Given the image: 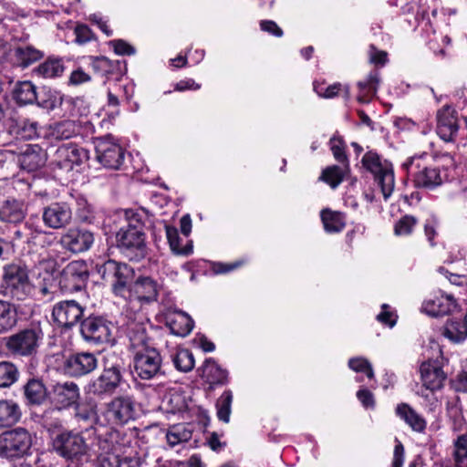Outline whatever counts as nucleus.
Returning a JSON list of instances; mask_svg holds the SVG:
<instances>
[{"mask_svg":"<svg viewBox=\"0 0 467 467\" xmlns=\"http://www.w3.org/2000/svg\"><path fill=\"white\" fill-rule=\"evenodd\" d=\"M53 449L58 455L67 460L78 461L87 453L88 445L79 433L66 431L54 438Z\"/></svg>","mask_w":467,"mask_h":467,"instance_id":"9b49d317","label":"nucleus"},{"mask_svg":"<svg viewBox=\"0 0 467 467\" xmlns=\"http://www.w3.org/2000/svg\"><path fill=\"white\" fill-rule=\"evenodd\" d=\"M233 399V392L230 389H226L216 400V416L219 420L224 423H228L230 421Z\"/></svg>","mask_w":467,"mask_h":467,"instance_id":"ea45409f","label":"nucleus"},{"mask_svg":"<svg viewBox=\"0 0 467 467\" xmlns=\"http://www.w3.org/2000/svg\"><path fill=\"white\" fill-rule=\"evenodd\" d=\"M369 61L383 66L388 61V54L386 51L378 50L374 46H370Z\"/></svg>","mask_w":467,"mask_h":467,"instance_id":"0e129e2a","label":"nucleus"},{"mask_svg":"<svg viewBox=\"0 0 467 467\" xmlns=\"http://www.w3.org/2000/svg\"><path fill=\"white\" fill-rule=\"evenodd\" d=\"M362 167L373 175L374 182L388 200L395 188L394 170L391 162L383 159L377 151L368 150L361 159Z\"/></svg>","mask_w":467,"mask_h":467,"instance_id":"0eeeda50","label":"nucleus"},{"mask_svg":"<svg viewBox=\"0 0 467 467\" xmlns=\"http://www.w3.org/2000/svg\"><path fill=\"white\" fill-rule=\"evenodd\" d=\"M260 28L261 30L267 32L277 37L283 36V30L273 20H262L260 22Z\"/></svg>","mask_w":467,"mask_h":467,"instance_id":"69168bd1","label":"nucleus"},{"mask_svg":"<svg viewBox=\"0 0 467 467\" xmlns=\"http://www.w3.org/2000/svg\"><path fill=\"white\" fill-rule=\"evenodd\" d=\"M12 186L19 192V197L9 196L0 202V222L17 225L23 223L27 215L26 199L30 195L31 184L23 179H14Z\"/></svg>","mask_w":467,"mask_h":467,"instance_id":"39448f33","label":"nucleus"},{"mask_svg":"<svg viewBox=\"0 0 467 467\" xmlns=\"http://www.w3.org/2000/svg\"><path fill=\"white\" fill-rule=\"evenodd\" d=\"M43 337L39 327L31 326L4 337V346L13 357L30 358L37 354Z\"/></svg>","mask_w":467,"mask_h":467,"instance_id":"423d86ee","label":"nucleus"},{"mask_svg":"<svg viewBox=\"0 0 467 467\" xmlns=\"http://www.w3.org/2000/svg\"><path fill=\"white\" fill-rule=\"evenodd\" d=\"M36 102L44 109L54 110L62 105L63 97L59 92L47 89L43 91L39 97L37 96V100H36Z\"/></svg>","mask_w":467,"mask_h":467,"instance_id":"a18cd8bd","label":"nucleus"},{"mask_svg":"<svg viewBox=\"0 0 467 467\" xmlns=\"http://www.w3.org/2000/svg\"><path fill=\"white\" fill-rule=\"evenodd\" d=\"M103 369L99 377L89 381L88 392L98 397L113 395L126 383L123 359L116 353H108L103 358Z\"/></svg>","mask_w":467,"mask_h":467,"instance_id":"7ed1b4c3","label":"nucleus"},{"mask_svg":"<svg viewBox=\"0 0 467 467\" xmlns=\"http://www.w3.org/2000/svg\"><path fill=\"white\" fill-rule=\"evenodd\" d=\"M436 132L445 142L455 141L460 125L458 112L451 105H444L436 113Z\"/></svg>","mask_w":467,"mask_h":467,"instance_id":"4468645a","label":"nucleus"},{"mask_svg":"<svg viewBox=\"0 0 467 467\" xmlns=\"http://www.w3.org/2000/svg\"><path fill=\"white\" fill-rule=\"evenodd\" d=\"M14 56L17 65L26 68L40 60L44 57V53L33 46H22L15 49Z\"/></svg>","mask_w":467,"mask_h":467,"instance_id":"e433bc0d","label":"nucleus"},{"mask_svg":"<svg viewBox=\"0 0 467 467\" xmlns=\"http://www.w3.org/2000/svg\"><path fill=\"white\" fill-rule=\"evenodd\" d=\"M79 132V125L70 119L62 120L50 126V135L55 140H69Z\"/></svg>","mask_w":467,"mask_h":467,"instance_id":"c9c22d12","label":"nucleus"},{"mask_svg":"<svg viewBox=\"0 0 467 467\" xmlns=\"http://www.w3.org/2000/svg\"><path fill=\"white\" fill-rule=\"evenodd\" d=\"M22 416L19 405L13 400H0V428H9Z\"/></svg>","mask_w":467,"mask_h":467,"instance_id":"7c9ffc66","label":"nucleus"},{"mask_svg":"<svg viewBox=\"0 0 467 467\" xmlns=\"http://www.w3.org/2000/svg\"><path fill=\"white\" fill-rule=\"evenodd\" d=\"M420 372L423 386L431 391L440 389L446 379V374L437 361L423 362Z\"/></svg>","mask_w":467,"mask_h":467,"instance_id":"b1692460","label":"nucleus"},{"mask_svg":"<svg viewBox=\"0 0 467 467\" xmlns=\"http://www.w3.org/2000/svg\"><path fill=\"white\" fill-rule=\"evenodd\" d=\"M329 146L335 160L347 166L348 164V159L346 154V143L343 139L337 135H334L329 140Z\"/></svg>","mask_w":467,"mask_h":467,"instance_id":"603ef678","label":"nucleus"},{"mask_svg":"<svg viewBox=\"0 0 467 467\" xmlns=\"http://www.w3.org/2000/svg\"><path fill=\"white\" fill-rule=\"evenodd\" d=\"M110 45L117 55L130 56L135 54V48L122 39L112 40Z\"/></svg>","mask_w":467,"mask_h":467,"instance_id":"052dcab7","label":"nucleus"},{"mask_svg":"<svg viewBox=\"0 0 467 467\" xmlns=\"http://www.w3.org/2000/svg\"><path fill=\"white\" fill-rule=\"evenodd\" d=\"M64 68L63 61L60 58L48 57L33 68L32 75L39 78H54L60 77Z\"/></svg>","mask_w":467,"mask_h":467,"instance_id":"2f4dec72","label":"nucleus"},{"mask_svg":"<svg viewBox=\"0 0 467 467\" xmlns=\"http://www.w3.org/2000/svg\"><path fill=\"white\" fill-rule=\"evenodd\" d=\"M455 307V300L450 295L438 293L425 299L421 311L431 317H439L449 314Z\"/></svg>","mask_w":467,"mask_h":467,"instance_id":"393cba45","label":"nucleus"},{"mask_svg":"<svg viewBox=\"0 0 467 467\" xmlns=\"http://www.w3.org/2000/svg\"><path fill=\"white\" fill-rule=\"evenodd\" d=\"M88 158V151L76 144L67 143L59 146L54 154L53 164L67 171L81 165Z\"/></svg>","mask_w":467,"mask_h":467,"instance_id":"f3484780","label":"nucleus"},{"mask_svg":"<svg viewBox=\"0 0 467 467\" xmlns=\"http://www.w3.org/2000/svg\"><path fill=\"white\" fill-rule=\"evenodd\" d=\"M172 362L176 369L182 372H189L194 368V358L188 349H179L172 356Z\"/></svg>","mask_w":467,"mask_h":467,"instance_id":"49530a36","label":"nucleus"},{"mask_svg":"<svg viewBox=\"0 0 467 467\" xmlns=\"http://www.w3.org/2000/svg\"><path fill=\"white\" fill-rule=\"evenodd\" d=\"M106 417L109 422L124 425L135 418V406L130 397H117L108 405Z\"/></svg>","mask_w":467,"mask_h":467,"instance_id":"6ab92c4d","label":"nucleus"},{"mask_svg":"<svg viewBox=\"0 0 467 467\" xmlns=\"http://www.w3.org/2000/svg\"><path fill=\"white\" fill-rule=\"evenodd\" d=\"M348 367L356 372H363L368 379H373L374 372L371 364L364 358H353L348 360Z\"/></svg>","mask_w":467,"mask_h":467,"instance_id":"6e6d98bb","label":"nucleus"},{"mask_svg":"<svg viewBox=\"0 0 467 467\" xmlns=\"http://www.w3.org/2000/svg\"><path fill=\"white\" fill-rule=\"evenodd\" d=\"M320 216L327 233H339L346 226V216L343 213L327 208L321 211Z\"/></svg>","mask_w":467,"mask_h":467,"instance_id":"72a5a7b5","label":"nucleus"},{"mask_svg":"<svg viewBox=\"0 0 467 467\" xmlns=\"http://www.w3.org/2000/svg\"><path fill=\"white\" fill-rule=\"evenodd\" d=\"M454 460L459 467H467V431L459 434L453 441Z\"/></svg>","mask_w":467,"mask_h":467,"instance_id":"de8ad7c7","label":"nucleus"},{"mask_svg":"<svg viewBox=\"0 0 467 467\" xmlns=\"http://www.w3.org/2000/svg\"><path fill=\"white\" fill-rule=\"evenodd\" d=\"M428 154L409 158L402 163V168L411 177L417 188L433 190L443 182V175L439 167L430 162Z\"/></svg>","mask_w":467,"mask_h":467,"instance_id":"20e7f679","label":"nucleus"},{"mask_svg":"<svg viewBox=\"0 0 467 467\" xmlns=\"http://www.w3.org/2000/svg\"><path fill=\"white\" fill-rule=\"evenodd\" d=\"M398 316L395 312L390 310V307L387 304H383L381 306V312L377 316V320L384 325L390 327H394L397 322Z\"/></svg>","mask_w":467,"mask_h":467,"instance_id":"4d7b16f0","label":"nucleus"},{"mask_svg":"<svg viewBox=\"0 0 467 467\" xmlns=\"http://www.w3.org/2000/svg\"><path fill=\"white\" fill-rule=\"evenodd\" d=\"M96 158L105 168L118 170L124 161L125 150L110 136L96 140Z\"/></svg>","mask_w":467,"mask_h":467,"instance_id":"ddd939ff","label":"nucleus"},{"mask_svg":"<svg viewBox=\"0 0 467 467\" xmlns=\"http://www.w3.org/2000/svg\"><path fill=\"white\" fill-rule=\"evenodd\" d=\"M161 288V285L152 277L140 276L130 284L126 299L150 303L157 300Z\"/></svg>","mask_w":467,"mask_h":467,"instance_id":"4be33fe9","label":"nucleus"},{"mask_svg":"<svg viewBox=\"0 0 467 467\" xmlns=\"http://www.w3.org/2000/svg\"><path fill=\"white\" fill-rule=\"evenodd\" d=\"M345 172L343 169L337 165H332L323 170L319 180L327 183L332 189H336L344 180Z\"/></svg>","mask_w":467,"mask_h":467,"instance_id":"8fccbe9b","label":"nucleus"},{"mask_svg":"<svg viewBox=\"0 0 467 467\" xmlns=\"http://www.w3.org/2000/svg\"><path fill=\"white\" fill-rule=\"evenodd\" d=\"M80 332L87 342H109L111 337L109 323L100 317H88L81 323Z\"/></svg>","mask_w":467,"mask_h":467,"instance_id":"a211bd4d","label":"nucleus"},{"mask_svg":"<svg viewBox=\"0 0 467 467\" xmlns=\"http://www.w3.org/2000/svg\"><path fill=\"white\" fill-rule=\"evenodd\" d=\"M25 395L33 404H41L47 397V389L38 379H30L25 386Z\"/></svg>","mask_w":467,"mask_h":467,"instance_id":"79ce46f5","label":"nucleus"},{"mask_svg":"<svg viewBox=\"0 0 467 467\" xmlns=\"http://www.w3.org/2000/svg\"><path fill=\"white\" fill-rule=\"evenodd\" d=\"M41 234L45 235L47 239L52 236V234L46 233L41 229L35 228L33 230L29 223H26L23 228H18L14 232L11 243L13 245L20 244L21 243H34L35 239Z\"/></svg>","mask_w":467,"mask_h":467,"instance_id":"58836bf2","label":"nucleus"},{"mask_svg":"<svg viewBox=\"0 0 467 467\" xmlns=\"http://www.w3.org/2000/svg\"><path fill=\"white\" fill-rule=\"evenodd\" d=\"M76 42L78 44H86L94 38L91 29L86 25H78L75 27Z\"/></svg>","mask_w":467,"mask_h":467,"instance_id":"bf43d9fd","label":"nucleus"},{"mask_svg":"<svg viewBox=\"0 0 467 467\" xmlns=\"http://www.w3.org/2000/svg\"><path fill=\"white\" fill-rule=\"evenodd\" d=\"M19 371L10 361L0 362V388H8L17 381Z\"/></svg>","mask_w":467,"mask_h":467,"instance_id":"c03bdc74","label":"nucleus"},{"mask_svg":"<svg viewBox=\"0 0 467 467\" xmlns=\"http://www.w3.org/2000/svg\"><path fill=\"white\" fill-rule=\"evenodd\" d=\"M80 397L78 386L71 381L57 383L49 391L51 402L58 410L67 409L78 404Z\"/></svg>","mask_w":467,"mask_h":467,"instance_id":"412c9836","label":"nucleus"},{"mask_svg":"<svg viewBox=\"0 0 467 467\" xmlns=\"http://www.w3.org/2000/svg\"><path fill=\"white\" fill-rule=\"evenodd\" d=\"M192 436V430L184 423L171 425L166 432V440L171 447L189 441Z\"/></svg>","mask_w":467,"mask_h":467,"instance_id":"4c0bfd02","label":"nucleus"},{"mask_svg":"<svg viewBox=\"0 0 467 467\" xmlns=\"http://www.w3.org/2000/svg\"><path fill=\"white\" fill-rule=\"evenodd\" d=\"M33 290L34 287L25 267L11 264L4 268L2 292L5 296L22 301L30 296Z\"/></svg>","mask_w":467,"mask_h":467,"instance_id":"6e6552de","label":"nucleus"},{"mask_svg":"<svg viewBox=\"0 0 467 467\" xmlns=\"http://www.w3.org/2000/svg\"><path fill=\"white\" fill-rule=\"evenodd\" d=\"M47 157L45 151L38 145L27 144L25 150L16 155V161L23 170L35 171L43 167Z\"/></svg>","mask_w":467,"mask_h":467,"instance_id":"a878e982","label":"nucleus"},{"mask_svg":"<svg viewBox=\"0 0 467 467\" xmlns=\"http://www.w3.org/2000/svg\"><path fill=\"white\" fill-rule=\"evenodd\" d=\"M98 367V358L91 352H78L70 355L65 361V370L72 377H82L94 371Z\"/></svg>","mask_w":467,"mask_h":467,"instance_id":"5701e85b","label":"nucleus"},{"mask_svg":"<svg viewBox=\"0 0 467 467\" xmlns=\"http://www.w3.org/2000/svg\"><path fill=\"white\" fill-rule=\"evenodd\" d=\"M357 397L365 408H374V397L368 389H359L357 392Z\"/></svg>","mask_w":467,"mask_h":467,"instance_id":"338daca9","label":"nucleus"},{"mask_svg":"<svg viewBox=\"0 0 467 467\" xmlns=\"http://www.w3.org/2000/svg\"><path fill=\"white\" fill-rule=\"evenodd\" d=\"M31 445L30 433L23 428L15 429L4 434L0 445V456L6 459L21 457L28 451Z\"/></svg>","mask_w":467,"mask_h":467,"instance_id":"f8f14e48","label":"nucleus"},{"mask_svg":"<svg viewBox=\"0 0 467 467\" xmlns=\"http://www.w3.org/2000/svg\"><path fill=\"white\" fill-rule=\"evenodd\" d=\"M125 217L127 223L116 234L117 246L130 260L140 261L147 255L141 215L133 210H127Z\"/></svg>","mask_w":467,"mask_h":467,"instance_id":"f03ea898","label":"nucleus"},{"mask_svg":"<svg viewBox=\"0 0 467 467\" xmlns=\"http://www.w3.org/2000/svg\"><path fill=\"white\" fill-rule=\"evenodd\" d=\"M166 237L171 247V250L176 254H190L192 251V247H182L180 245L181 237L176 227L171 225H165Z\"/></svg>","mask_w":467,"mask_h":467,"instance_id":"09e8293b","label":"nucleus"},{"mask_svg":"<svg viewBox=\"0 0 467 467\" xmlns=\"http://www.w3.org/2000/svg\"><path fill=\"white\" fill-rule=\"evenodd\" d=\"M89 278L88 265L84 260L69 262L61 271L58 284L61 290L73 293L86 288Z\"/></svg>","mask_w":467,"mask_h":467,"instance_id":"9d476101","label":"nucleus"},{"mask_svg":"<svg viewBox=\"0 0 467 467\" xmlns=\"http://www.w3.org/2000/svg\"><path fill=\"white\" fill-rule=\"evenodd\" d=\"M168 411L171 413H180L186 411L188 409V401L185 395L181 391H173L170 393L167 400Z\"/></svg>","mask_w":467,"mask_h":467,"instance_id":"3c124183","label":"nucleus"},{"mask_svg":"<svg viewBox=\"0 0 467 467\" xmlns=\"http://www.w3.org/2000/svg\"><path fill=\"white\" fill-rule=\"evenodd\" d=\"M38 123L31 119H23L17 126V134L25 140H31L38 135Z\"/></svg>","mask_w":467,"mask_h":467,"instance_id":"864d4df0","label":"nucleus"},{"mask_svg":"<svg viewBox=\"0 0 467 467\" xmlns=\"http://www.w3.org/2000/svg\"><path fill=\"white\" fill-rule=\"evenodd\" d=\"M395 414L403 420L413 431L424 433L427 428L426 420L410 405L402 402L396 406Z\"/></svg>","mask_w":467,"mask_h":467,"instance_id":"bb28decb","label":"nucleus"},{"mask_svg":"<svg viewBox=\"0 0 467 467\" xmlns=\"http://www.w3.org/2000/svg\"><path fill=\"white\" fill-rule=\"evenodd\" d=\"M404 462V447L400 441L394 447L391 467H402Z\"/></svg>","mask_w":467,"mask_h":467,"instance_id":"774afa93","label":"nucleus"},{"mask_svg":"<svg viewBox=\"0 0 467 467\" xmlns=\"http://www.w3.org/2000/svg\"><path fill=\"white\" fill-rule=\"evenodd\" d=\"M91 67L99 74L109 75L112 72V62L105 57H96L91 63Z\"/></svg>","mask_w":467,"mask_h":467,"instance_id":"13d9d810","label":"nucleus"},{"mask_svg":"<svg viewBox=\"0 0 467 467\" xmlns=\"http://www.w3.org/2000/svg\"><path fill=\"white\" fill-rule=\"evenodd\" d=\"M17 311L14 305L0 300V335L11 331L17 325Z\"/></svg>","mask_w":467,"mask_h":467,"instance_id":"f704fd0d","label":"nucleus"},{"mask_svg":"<svg viewBox=\"0 0 467 467\" xmlns=\"http://www.w3.org/2000/svg\"><path fill=\"white\" fill-rule=\"evenodd\" d=\"M13 99L21 106L33 104L37 100L36 88L31 81H19L13 89Z\"/></svg>","mask_w":467,"mask_h":467,"instance_id":"473e14b6","label":"nucleus"},{"mask_svg":"<svg viewBox=\"0 0 467 467\" xmlns=\"http://www.w3.org/2000/svg\"><path fill=\"white\" fill-rule=\"evenodd\" d=\"M128 337L134 352L133 368L137 377L142 380H150L162 375L161 356L150 344L145 326L142 323H130Z\"/></svg>","mask_w":467,"mask_h":467,"instance_id":"f257e3e1","label":"nucleus"},{"mask_svg":"<svg viewBox=\"0 0 467 467\" xmlns=\"http://www.w3.org/2000/svg\"><path fill=\"white\" fill-rule=\"evenodd\" d=\"M202 378L209 385V389L213 390L217 386H223L228 382V372L213 359L207 358L202 367Z\"/></svg>","mask_w":467,"mask_h":467,"instance_id":"cd10ccee","label":"nucleus"},{"mask_svg":"<svg viewBox=\"0 0 467 467\" xmlns=\"http://www.w3.org/2000/svg\"><path fill=\"white\" fill-rule=\"evenodd\" d=\"M42 220L44 224L50 229L65 228L72 220L71 208L64 202H53L43 209Z\"/></svg>","mask_w":467,"mask_h":467,"instance_id":"aec40b11","label":"nucleus"},{"mask_svg":"<svg viewBox=\"0 0 467 467\" xmlns=\"http://www.w3.org/2000/svg\"><path fill=\"white\" fill-rule=\"evenodd\" d=\"M167 324L172 334L180 337H186L193 328V320L192 317L182 312L178 311L167 317Z\"/></svg>","mask_w":467,"mask_h":467,"instance_id":"c756f323","label":"nucleus"},{"mask_svg":"<svg viewBox=\"0 0 467 467\" xmlns=\"http://www.w3.org/2000/svg\"><path fill=\"white\" fill-rule=\"evenodd\" d=\"M443 335L454 343H460L467 337V326L461 320H450L446 323Z\"/></svg>","mask_w":467,"mask_h":467,"instance_id":"a19ab883","label":"nucleus"},{"mask_svg":"<svg viewBox=\"0 0 467 467\" xmlns=\"http://www.w3.org/2000/svg\"><path fill=\"white\" fill-rule=\"evenodd\" d=\"M379 81V74L378 71H371L366 79L358 81V101L360 103H369L377 94Z\"/></svg>","mask_w":467,"mask_h":467,"instance_id":"c85d7f7f","label":"nucleus"},{"mask_svg":"<svg viewBox=\"0 0 467 467\" xmlns=\"http://www.w3.org/2000/svg\"><path fill=\"white\" fill-rule=\"evenodd\" d=\"M85 308L75 300H64L54 305L52 319L61 327L69 328L83 317Z\"/></svg>","mask_w":467,"mask_h":467,"instance_id":"dca6fc26","label":"nucleus"},{"mask_svg":"<svg viewBox=\"0 0 467 467\" xmlns=\"http://www.w3.org/2000/svg\"><path fill=\"white\" fill-rule=\"evenodd\" d=\"M90 79V76L81 67H78L71 72L68 82L70 85L78 86L88 82Z\"/></svg>","mask_w":467,"mask_h":467,"instance_id":"680f3d73","label":"nucleus"},{"mask_svg":"<svg viewBox=\"0 0 467 467\" xmlns=\"http://www.w3.org/2000/svg\"><path fill=\"white\" fill-rule=\"evenodd\" d=\"M342 89V85L340 83H334L333 85L328 86L324 90L323 88L318 89L315 87V90L319 97L325 99H332L339 94V91Z\"/></svg>","mask_w":467,"mask_h":467,"instance_id":"e2e57ef3","label":"nucleus"},{"mask_svg":"<svg viewBox=\"0 0 467 467\" xmlns=\"http://www.w3.org/2000/svg\"><path fill=\"white\" fill-rule=\"evenodd\" d=\"M417 219L411 215H405L401 217L394 226V233L396 235H409L412 233Z\"/></svg>","mask_w":467,"mask_h":467,"instance_id":"5fc2aeb1","label":"nucleus"},{"mask_svg":"<svg viewBox=\"0 0 467 467\" xmlns=\"http://www.w3.org/2000/svg\"><path fill=\"white\" fill-rule=\"evenodd\" d=\"M95 431L100 450L105 453L112 451L117 431L112 427H99L95 429Z\"/></svg>","mask_w":467,"mask_h":467,"instance_id":"37998d69","label":"nucleus"},{"mask_svg":"<svg viewBox=\"0 0 467 467\" xmlns=\"http://www.w3.org/2000/svg\"><path fill=\"white\" fill-rule=\"evenodd\" d=\"M58 243L64 250L72 254H80L91 248L94 234L85 228L71 227L61 234Z\"/></svg>","mask_w":467,"mask_h":467,"instance_id":"2eb2a0df","label":"nucleus"},{"mask_svg":"<svg viewBox=\"0 0 467 467\" xmlns=\"http://www.w3.org/2000/svg\"><path fill=\"white\" fill-rule=\"evenodd\" d=\"M98 273L106 283L109 284L115 296L127 298L133 275L131 267L109 259L98 266Z\"/></svg>","mask_w":467,"mask_h":467,"instance_id":"1a4fd4ad","label":"nucleus"}]
</instances>
